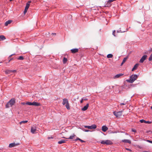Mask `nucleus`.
I'll use <instances>...</instances> for the list:
<instances>
[{"instance_id": "obj_15", "label": "nucleus", "mask_w": 152, "mask_h": 152, "mask_svg": "<svg viewBox=\"0 0 152 152\" xmlns=\"http://www.w3.org/2000/svg\"><path fill=\"white\" fill-rule=\"evenodd\" d=\"M108 129V128L105 126H103L102 127V130L104 132H106Z\"/></svg>"}, {"instance_id": "obj_10", "label": "nucleus", "mask_w": 152, "mask_h": 152, "mask_svg": "<svg viewBox=\"0 0 152 152\" xmlns=\"http://www.w3.org/2000/svg\"><path fill=\"white\" fill-rule=\"evenodd\" d=\"M19 145L18 144H16L15 143H12L10 144L9 147L11 148L16 146Z\"/></svg>"}, {"instance_id": "obj_42", "label": "nucleus", "mask_w": 152, "mask_h": 152, "mask_svg": "<svg viewBox=\"0 0 152 152\" xmlns=\"http://www.w3.org/2000/svg\"><path fill=\"white\" fill-rule=\"evenodd\" d=\"M53 138L52 137H48V139H49L50 138Z\"/></svg>"}, {"instance_id": "obj_8", "label": "nucleus", "mask_w": 152, "mask_h": 152, "mask_svg": "<svg viewBox=\"0 0 152 152\" xmlns=\"http://www.w3.org/2000/svg\"><path fill=\"white\" fill-rule=\"evenodd\" d=\"M37 130V128L36 126L34 125L31 127V131L32 133L34 134L36 133Z\"/></svg>"}, {"instance_id": "obj_19", "label": "nucleus", "mask_w": 152, "mask_h": 152, "mask_svg": "<svg viewBox=\"0 0 152 152\" xmlns=\"http://www.w3.org/2000/svg\"><path fill=\"white\" fill-rule=\"evenodd\" d=\"M128 58V57H125L124 58L123 61L121 64V66H122L123 64L126 61Z\"/></svg>"}, {"instance_id": "obj_43", "label": "nucleus", "mask_w": 152, "mask_h": 152, "mask_svg": "<svg viewBox=\"0 0 152 152\" xmlns=\"http://www.w3.org/2000/svg\"><path fill=\"white\" fill-rule=\"evenodd\" d=\"M13 55V54L11 55L10 56V57H11Z\"/></svg>"}, {"instance_id": "obj_23", "label": "nucleus", "mask_w": 152, "mask_h": 152, "mask_svg": "<svg viewBox=\"0 0 152 152\" xmlns=\"http://www.w3.org/2000/svg\"><path fill=\"white\" fill-rule=\"evenodd\" d=\"M11 22L12 21L11 20H9L6 21L5 23V26H7L9 24H10Z\"/></svg>"}, {"instance_id": "obj_16", "label": "nucleus", "mask_w": 152, "mask_h": 152, "mask_svg": "<svg viewBox=\"0 0 152 152\" xmlns=\"http://www.w3.org/2000/svg\"><path fill=\"white\" fill-rule=\"evenodd\" d=\"M89 106V104L88 103L86 105L84 106V107L82 109V110L83 111H85L86 110Z\"/></svg>"}, {"instance_id": "obj_35", "label": "nucleus", "mask_w": 152, "mask_h": 152, "mask_svg": "<svg viewBox=\"0 0 152 152\" xmlns=\"http://www.w3.org/2000/svg\"><path fill=\"white\" fill-rule=\"evenodd\" d=\"M147 141L150 143H152V141H150V140H147Z\"/></svg>"}, {"instance_id": "obj_1", "label": "nucleus", "mask_w": 152, "mask_h": 152, "mask_svg": "<svg viewBox=\"0 0 152 152\" xmlns=\"http://www.w3.org/2000/svg\"><path fill=\"white\" fill-rule=\"evenodd\" d=\"M138 76L136 75H132L130 77L129 80H126V81L130 83H133L137 78Z\"/></svg>"}, {"instance_id": "obj_30", "label": "nucleus", "mask_w": 152, "mask_h": 152, "mask_svg": "<svg viewBox=\"0 0 152 152\" xmlns=\"http://www.w3.org/2000/svg\"><path fill=\"white\" fill-rule=\"evenodd\" d=\"M148 60L149 61H151V60H152V53L151 54V55L149 57L148 59Z\"/></svg>"}, {"instance_id": "obj_18", "label": "nucleus", "mask_w": 152, "mask_h": 152, "mask_svg": "<svg viewBox=\"0 0 152 152\" xmlns=\"http://www.w3.org/2000/svg\"><path fill=\"white\" fill-rule=\"evenodd\" d=\"M138 65L139 64H135L133 68H132V71H133L135 70H136L138 67Z\"/></svg>"}, {"instance_id": "obj_11", "label": "nucleus", "mask_w": 152, "mask_h": 152, "mask_svg": "<svg viewBox=\"0 0 152 152\" xmlns=\"http://www.w3.org/2000/svg\"><path fill=\"white\" fill-rule=\"evenodd\" d=\"M123 74H122V73L119 74H117V75H115L113 77V78L114 79L118 78H119V77H120L123 76Z\"/></svg>"}, {"instance_id": "obj_25", "label": "nucleus", "mask_w": 152, "mask_h": 152, "mask_svg": "<svg viewBox=\"0 0 152 152\" xmlns=\"http://www.w3.org/2000/svg\"><path fill=\"white\" fill-rule=\"evenodd\" d=\"M5 39V37L3 35H1L0 36V39L1 40H4Z\"/></svg>"}, {"instance_id": "obj_33", "label": "nucleus", "mask_w": 152, "mask_h": 152, "mask_svg": "<svg viewBox=\"0 0 152 152\" xmlns=\"http://www.w3.org/2000/svg\"><path fill=\"white\" fill-rule=\"evenodd\" d=\"M115 1L114 0H109L108 1V3H110L111 2H112L113 1Z\"/></svg>"}, {"instance_id": "obj_44", "label": "nucleus", "mask_w": 152, "mask_h": 152, "mask_svg": "<svg viewBox=\"0 0 152 152\" xmlns=\"http://www.w3.org/2000/svg\"><path fill=\"white\" fill-rule=\"evenodd\" d=\"M84 100H87V99H84Z\"/></svg>"}, {"instance_id": "obj_4", "label": "nucleus", "mask_w": 152, "mask_h": 152, "mask_svg": "<svg viewBox=\"0 0 152 152\" xmlns=\"http://www.w3.org/2000/svg\"><path fill=\"white\" fill-rule=\"evenodd\" d=\"M26 104H27L29 105H34L36 106H40L41 104L39 103H38L35 102H28L25 103Z\"/></svg>"}, {"instance_id": "obj_29", "label": "nucleus", "mask_w": 152, "mask_h": 152, "mask_svg": "<svg viewBox=\"0 0 152 152\" xmlns=\"http://www.w3.org/2000/svg\"><path fill=\"white\" fill-rule=\"evenodd\" d=\"M18 60H22L24 59L23 57L22 56H20L18 58Z\"/></svg>"}, {"instance_id": "obj_41", "label": "nucleus", "mask_w": 152, "mask_h": 152, "mask_svg": "<svg viewBox=\"0 0 152 152\" xmlns=\"http://www.w3.org/2000/svg\"><path fill=\"white\" fill-rule=\"evenodd\" d=\"M147 133L150 132V133H151L152 134V132L151 131H147Z\"/></svg>"}, {"instance_id": "obj_46", "label": "nucleus", "mask_w": 152, "mask_h": 152, "mask_svg": "<svg viewBox=\"0 0 152 152\" xmlns=\"http://www.w3.org/2000/svg\"><path fill=\"white\" fill-rule=\"evenodd\" d=\"M53 34L54 35H56V34L55 33H53Z\"/></svg>"}, {"instance_id": "obj_26", "label": "nucleus", "mask_w": 152, "mask_h": 152, "mask_svg": "<svg viewBox=\"0 0 152 152\" xmlns=\"http://www.w3.org/2000/svg\"><path fill=\"white\" fill-rule=\"evenodd\" d=\"M113 56V55L112 54H109L107 56V57L108 58H111Z\"/></svg>"}, {"instance_id": "obj_37", "label": "nucleus", "mask_w": 152, "mask_h": 152, "mask_svg": "<svg viewBox=\"0 0 152 152\" xmlns=\"http://www.w3.org/2000/svg\"><path fill=\"white\" fill-rule=\"evenodd\" d=\"M132 132H136V130H135V129H132Z\"/></svg>"}, {"instance_id": "obj_39", "label": "nucleus", "mask_w": 152, "mask_h": 152, "mask_svg": "<svg viewBox=\"0 0 152 152\" xmlns=\"http://www.w3.org/2000/svg\"><path fill=\"white\" fill-rule=\"evenodd\" d=\"M80 138H79L77 137V139H76L75 140V141H77V140H80Z\"/></svg>"}, {"instance_id": "obj_7", "label": "nucleus", "mask_w": 152, "mask_h": 152, "mask_svg": "<svg viewBox=\"0 0 152 152\" xmlns=\"http://www.w3.org/2000/svg\"><path fill=\"white\" fill-rule=\"evenodd\" d=\"M85 128H87L89 129H95L96 127V126L95 124H93L91 126H84Z\"/></svg>"}, {"instance_id": "obj_34", "label": "nucleus", "mask_w": 152, "mask_h": 152, "mask_svg": "<svg viewBox=\"0 0 152 152\" xmlns=\"http://www.w3.org/2000/svg\"><path fill=\"white\" fill-rule=\"evenodd\" d=\"M126 104V102L125 103H121V105H125Z\"/></svg>"}, {"instance_id": "obj_12", "label": "nucleus", "mask_w": 152, "mask_h": 152, "mask_svg": "<svg viewBox=\"0 0 152 152\" xmlns=\"http://www.w3.org/2000/svg\"><path fill=\"white\" fill-rule=\"evenodd\" d=\"M16 70H7L5 71V72L6 74H10L12 72H16Z\"/></svg>"}, {"instance_id": "obj_9", "label": "nucleus", "mask_w": 152, "mask_h": 152, "mask_svg": "<svg viewBox=\"0 0 152 152\" xmlns=\"http://www.w3.org/2000/svg\"><path fill=\"white\" fill-rule=\"evenodd\" d=\"M147 57V55H143L140 60L139 62L141 63H142L146 59Z\"/></svg>"}, {"instance_id": "obj_14", "label": "nucleus", "mask_w": 152, "mask_h": 152, "mask_svg": "<svg viewBox=\"0 0 152 152\" xmlns=\"http://www.w3.org/2000/svg\"><path fill=\"white\" fill-rule=\"evenodd\" d=\"M63 100L62 104L63 105H65L66 104L69 102L68 99H64Z\"/></svg>"}, {"instance_id": "obj_45", "label": "nucleus", "mask_w": 152, "mask_h": 152, "mask_svg": "<svg viewBox=\"0 0 152 152\" xmlns=\"http://www.w3.org/2000/svg\"><path fill=\"white\" fill-rule=\"evenodd\" d=\"M22 104H25V103H22Z\"/></svg>"}, {"instance_id": "obj_21", "label": "nucleus", "mask_w": 152, "mask_h": 152, "mask_svg": "<svg viewBox=\"0 0 152 152\" xmlns=\"http://www.w3.org/2000/svg\"><path fill=\"white\" fill-rule=\"evenodd\" d=\"M75 136V135L74 134H73V135L69 137V138H66L65 137H63V138H66V139H72Z\"/></svg>"}, {"instance_id": "obj_38", "label": "nucleus", "mask_w": 152, "mask_h": 152, "mask_svg": "<svg viewBox=\"0 0 152 152\" xmlns=\"http://www.w3.org/2000/svg\"><path fill=\"white\" fill-rule=\"evenodd\" d=\"M81 142H85V141H83L82 140L80 139V140H79Z\"/></svg>"}, {"instance_id": "obj_24", "label": "nucleus", "mask_w": 152, "mask_h": 152, "mask_svg": "<svg viewBox=\"0 0 152 152\" xmlns=\"http://www.w3.org/2000/svg\"><path fill=\"white\" fill-rule=\"evenodd\" d=\"M65 106L67 109H68V110L70 109V108L69 105V102L67 104H66Z\"/></svg>"}, {"instance_id": "obj_48", "label": "nucleus", "mask_w": 152, "mask_h": 152, "mask_svg": "<svg viewBox=\"0 0 152 152\" xmlns=\"http://www.w3.org/2000/svg\"><path fill=\"white\" fill-rule=\"evenodd\" d=\"M151 109H152V106H151Z\"/></svg>"}, {"instance_id": "obj_36", "label": "nucleus", "mask_w": 152, "mask_h": 152, "mask_svg": "<svg viewBox=\"0 0 152 152\" xmlns=\"http://www.w3.org/2000/svg\"><path fill=\"white\" fill-rule=\"evenodd\" d=\"M126 150L129 151H131H131H132V150H131L130 149H129V148H126Z\"/></svg>"}, {"instance_id": "obj_31", "label": "nucleus", "mask_w": 152, "mask_h": 152, "mask_svg": "<svg viewBox=\"0 0 152 152\" xmlns=\"http://www.w3.org/2000/svg\"><path fill=\"white\" fill-rule=\"evenodd\" d=\"M115 30L113 31V36H115Z\"/></svg>"}, {"instance_id": "obj_5", "label": "nucleus", "mask_w": 152, "mask_h": 152, "mask_svg": "<svg viewBox=\"0 0 152 152\" xmlns=\"http://www.w3.org/2000/svg\"><path fill=\"white\" fill-rule=\"evenodd\" d=\"M31 2V1H28L26 4V5L24 11V14H26V13L27 10L29 8L30 6V4Z\"/></svg>"}, {"instance_id": "obj_6", "label": "nucleus", "mask_w": 152, "mask_h": 152, "mask_svg": "<svg viewBox=\"0 0 152 152\" xmlns=\"http://www.w3.org/2000/svg\"><path fill=\"white\" fill-rule=\"evenodd\" d=\"M123 111H120L118 112H114L113 113L114 115L117 118H119L121 116Z\"/></svg>"}, {"instance_id": "obj_40", "label": "nucleus", "mask_w": 152, "mask_h": 152, "mask_svg": "<svg viewBox=\"0 0 152 152\" xmlns=\"http://www.w3.org/2000/svg\"><path fill=\"white\" fill-rule=\"evenodd\" d=\"M84 100V99H82L81 100V101H80V102L81 103H82L83 102V101Z\"/></svg>"}, {"instance_id": "obj_3", "label": "nucleus", "mask_w": 152, "mask_h": 152, "mask_svg": "<svg viewBox=\"0 0 152 152\" xmlns=\"http://www.w3.org/2000/svg\"><path fill=\"white\" fill-rule=\"evenodd\" d=\"M100 143L102 144L109 145H112L113 143L111 140H101L100 141Z\"/></svg>"}, {"instance_id": "obj_2", "label": "nucleus", "mask_w": 152, "mask_h": 152, "mask_svg": "<svg viewBox=\"0 0 152 152\" xmlns=\"http://www.w3.org/2000/svg\"><path fill=\"white\" fill-rule=\"evenodd\" d=\"M15 102V100L14 99H12L6 104V107L7 108L12 106L14 104Z\"/></svg>"}, {"instance_id": "obj_22", "label": "nucleus", "mask_w": 152, "mask_h": 152, "mask_svg": "<svg viewBox=\"0 0 152 152\" xmlns=\"http://www.w3.org/2000/svg\"><path fill=\"white\" fill-rule=\"evenodd\" d=\"M66 140H61L59 141L58 142V143L59 144H61L65 142H66Z\"/></svg>"}, {"instance_id": "obj_13", "label": "nucleus", "mask_w": 152, "mask_h": 152, "mask_svg": "<svg viewBox=\"0 0 152 152\" xmlns=\"http://www.w3.org/2000/svg\"><path fill=\"white\" fill-rule=\"evenodd\" d=\"M140 122L141 123H145L148 124H151L152 123L151 122V121H146L143 119H142V120H140Z\"/></svg>"}, {"instance_id": "obj_17", "label": "nucleus", "mask_w": 152, "mask_h": 152, "mask_svg": "<svg viewBox=\"0 0 152 152\" xmlns=\"http://www.w3.org/2000/svg\"><path fill=\"white\" fill-rule=\"evenodd\" d=\"M71 52L72 53H75L78 52V49L77 48L73 49L71 50Z\"/></svg>"}, {"instance_id": "obj_20", "label": "nucleus", "mask_w": 152, "mask_h": 152, "mask_svg": "<svg viewBox=\"0 0 152 152\" xmlns=\"http://www.w3.org/2000/svg\"><path fill=\"white\" fill-rule=\"evenodd\" d=\"M122 141L124 142L128 143L129 144L131 142V141L129 140H122Z\"/></svg>"}, {"instance_id": "obj_28", "label": "nucleus", "mask_w": 152, "mask_h": 152, "mask_svg": "<svg viewBox=\"0 0 152 152\" xmlns=\"http://www.w3.org/2000/svg\"><path fill=\"white\" fill-rule=\"evenodd\" d=\"M28 122L27 121H22L20 122V124H25Z\"/></svg>"}, {"instance_id": "obj_27", "label": "nucleus", "mask_w": 152, "mask_h": 152, "mask_svg": "<svg viewBox=\"0 0 152 152\" xmlns=\"http://www.w3.org/2000/svg\"><path fill=\"white\" fill-rule=\"evenodd\" d=\"M67 61V59L65 57H64V58H63V63L64 64H65L66 62Z\"/></svg>"}, {"instance_id": "obj_32", "label": "nucleus", "mask_w": 152, "mask_h": 152, "mask_svg": "<svg viewBox=\"0 0 152 152\" xmlns=\"http://www.w3.org/2000/svg\"><path fill=\"white\" fill-rule=\"evenodd\" d=\"M83 131H85V132H88L89 131V130H87V129H83Z\"/></svg>"}, {"instance_id": "obj_47", "label": "nucleus", "mask_w": 152, "mask_h": 152, "mask_svg": "<svg viewBox=\"0 0 152 152\" xmlns=\"http://www.w3.org/2000/svg\"><path fill=\"white\" fill-rule=\"evenodd\" d=\"M11 60V59L9 61V62H10V61Z\"/></svg>"}]
</instances>
